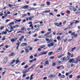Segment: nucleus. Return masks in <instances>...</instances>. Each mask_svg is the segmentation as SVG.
I'll return each mask as SVG.
<instances>
[{
	"label": "nucleus",
	"mask_w": 80,
	"mask_h": 80,
	"mask_svg": "<svg viewBox=\"0 0 80 80\" xmlns=\"http://www.w3.org/2000/svg\"><path fill=\"white\" fill-rule=\"evenodd\" d=\"M8 60V57H5L4 58L3 60V64H5Z\"/></svg>",
	"instance_id": "nucleus-1"
},
{
	"label": "nucleus",
	"mask_w": 80,
	"mask_h": 80,
	"mask_svg": "<svg viewBox=\"0 0 80 80\" xmlns=\"http://www.w3.org/2000/svg\"><path fill=\"white\" fill-rule=\"evenodd\" d=\"M15 60L12 61L11 63V66H12V67H14L15 65V64H16V63L15 62Z\"/></svg>",
	"instance_id": "nucleus-2"
},
{
	"label": "nucleus",
	"mask_w": 80,
	"mask_h": 80,
	"mask_svg": "<svg viewBox=\"0 0 80 80\" xmlns=\"http://www.w3.org/2000/svg\"><path fill=\"white\" fill-rule=\"evenodd\" d=\"M47 51L44 52H41L39 54V56L41 55H46L47 54Z\"/></svg>",
	"instance_id": "nucleus-3"
},
{
	"label": "nucleus",
	"mask_w": 80,
	"mask_h": 80,
	"mask_svg": "<svg viewBox=\"0 0 80 80\" xmlns=\"http://www.w3.org/2000/svg\"><path fill=\"white\" fill-rule=\"evenodd\" d=\"M53 45H54V42H52L48 44V47H52V46H53Z\"/></svg>",
	"instance_id": "nucleus-4"
},
{
	"label": "nucleus",
	"mask_w": 80,
	"mask_h": 80,
	"mask_svg": "<svg viewBox=\"0 0 80 80\" xmlns=\"http://www.w3.org/2000/svg\"><path fill=\"white\" fill-rule=\"evenodd\" d=\"M79 62H80V56L78 57L76 59V62H74V63H78Z\"/></svg>",
	"instance_id": "nucleus-5"
},
{
	"label": "nucleus",
	"mask_w": 80,
	"mask_h": 80,
	"mask_svg": "<svg viewBox=\"0 0 80 80\" xmlns=\"http://www.w3.org/2000/svg\"><path fill=\"white\" fill-rule=\"evenodd\" d=\"M55 77V75L54 74H52L48 76V77L49 78H53V77Z\"/></svg>",
	"instance_id": "nucleus-6"
},
{
	"label": "nucleus",
	"mask_w": 80,
	"mask_h": 80,
	"mask_svg": "<svg viewBox=\"0 0 80 80\" xmlns=\"http://www.w3.org/2000/svg\"><path fill=\"white\" fill-rule=\"evenodd\" d=\"M17 40V38H13L12 39L11 41L12 42H15Z\"/></svg>",
	"instance_id": "nucleus-7"
},
{
	"label": "nucleus",
	"mask_w": 80,
	"mask_h": 80,
	"mask_svg": "<svg viewBox=\"0 0 80 80\" xmlns=\"http://www.w3.org/2000/svg\"><path fill=\"white\" fill-rule=\"evenodd\" d=\"M35 65H33L31 67L29 68H28V72H30V70L31 68H33L34 67H35Z\"/></svg>",
	"instance_id": "nucleus-8"
},
{
	"label": "nucleus",
	"mask_w": 80,
	"mask_h": 80,
	"mask_svg": "<svg viewBox=\"0 0 80 80\" xmlns=\"http://www.w3.org/2000/svg\"><path fill=\"white\" fill-rule=\"evenodd\" d=\"M62 50V48H59L57 49V50L56 51V52H57V53L60 52H61Z\"/></svg>",
	"instance_id": "nucleus-9"
},
{
	"label": "nucleus",
	"mask_w": 80,
	"mask_h": 80,
	"mask_svg": "<svg viewBox=\"0 0 80 80\" xmlns=\"http://www.w3.org/2000/svg\"><path fill=\"white\" fill-rule=\"evenodd\" d=\"M69 62L70 63H71V62H74L75 63V60L74 59H70L69 60Z\"/></svg>",
	"instance_id": "nucleus-10"
},
{
	"label": "nucleus",
	"mask_w": 80,
	"mask_h": 80,
	"mask_svg": "<svg viewBox=\"0 0 80 80\" xmlns=\"http://www.w3.org/2000/svg\"><path fill=\"white\" fill-rule=\"evenodd\" d=\"M28 6L27 5H26V6H23L22 7V8L23 9H26V8H28Z\"/></svg>",
	"instance_id": "nucleus-11"
},
{
	"label": "nucleus",
	"mask_w": 80,
	"mask_h": 80,
	"mask_svg": "<svg viewBox=\"0 0 80 80\" xmlns=\"http://www.w3.org/2000/svg\"><path fill=\"white\" fill-rule=\"evenodd\" d=\"M24 38V36H21V38L19 39V41L21 42V41H22V40Z\"/></svg>",
	"instance_id": "nucleus-12"
},
{
	"label": "nucleus",
	"mask_w": 80,
	"mask_h": 80,
	"mask_svg": "<svg viewBox=\"0 0 80 80\" xmlns=\"http://www.w3.org/2000/svg\"><path fill=\"white\" fill-rule=\"evenodd\" d=\"M37 8H29L28 9V10H36Z\"/></svg>",
	"instance_id": "nucleus-13"
},
{
	"label": "nucleus",
	"mask_w": 80,
	"mask_h": 80,
	"mask_svg": "<svg viewBox=\"0 0 80 80\" xmlns=\"http://www.w3.org/2000/svg\"><path fill=\"white\" fill-rule=\"evenodd\" d=\"M15 55L14 52L12 53L11 54H10L9 55V57H13V55Z\"/></svg>",
	"instance_id": "nucleus-14"
},
{
	"label": "nucleus",
	"mask_w": 80,
	"mask_h": 80,
	"mask_svg": "<svg viewBox=\"0 0 80 80\" xmlns=\"http://www.w3.org/2000/svg\"><path fill=\"white\" fill-rule=\"evenodd\" d=\"M45 64H44V66H45L46 65H48L49 64V62L48 61H46L45 62Z\"/></svg>",
	"instance_id": "nucleus-15"
},
{
	"label": "nucleus",
	"mask_w": 80,
	"mask_h": 80,
	"mask_svg": "<svg viewBox=\"0 0 80 80\" xmlns=\"http://www.w3.org/2000/svg\"><path fill=\"white\" fill-rule=\"evenodd\" d=\"M27 44L26 43H23L21 44V46H22V47H23V46H27Z\"/></svg>",
	"instance_id": "nucleus-16"
},
{
	"label": "nucleus",
	"mask_w": 80,
	"mask_h": 80,
	"mask_svg": "<svg viewBox=\"0 0 80 80\" xmlns=\"http://www.w3.org/2000/svg\"><path fill=\"white\" fill-rule=\"evenodd\" d=\"M64 55H65L64 54H62L60 56H58V58H62V57H63Z\"/></svg>",
	"instance_id": "nucleus-17"
},
{
	"label": "nucleus",
	"mask_w": 80,
	"mask_h": 80,
	"mask_svg": "<svg viewBox=\"0 0 80 80\" xmlns=\"http://www.w3.org/2000/svg\"><path fill=\"white\" fill-rule=\"evenodd\" d=\"M17 42H18L16 43V45L19 46H20V42H19V41L18 40Z\"/></svg>",
	"instance_id": "nucleus-18"
},
{
	"label": "nucleus",
	"mask_w": 80,
	"mask_h": 80,
	"mask_svg": "<svg viewBox=\"0 0 80 80\" xmlns=\"http://www.w3.org/2000/svg\"><path fill=\"white\" fill-rule=\"evenodd\" d=\"M50 11L46 10L43 12V13H50Z\"/></svg>",
	"instance_id": "nucleus-19"
},
{
	"label": "nucleus",
	"mask_w": 80,
	"mask_h": 80,
	"mask_svg": "<svg viewBox=\"0 0 80 80\" xmlns=\"http://www.w3.org/2000/svg\"><path fill=\"white\" fill-rule=\"evenodd\" d=\"M17 22H15V23H17V22H21V19H19V20H17L16 19H14Z\"/></svg>",
	"instance_id": "nucleus-20"
},
{
	"label": "nucleus",
	"mask_w": 80,
	"mask_h": 80,
	"mask_svg": "<svg viewBox=\"0 0 80 80\" xmlns=\"http://www.w3.org/2000/svg\"><path fill=\"white\" fill-rule=\"evenodd\" d=\"M29 27H31V30H32V29H33V24H30L29 25Z\"/></svg>",
	"instance_id": "nucleus-21"
},
{
	"label": "nucleus",
	"mask_w": 80,
	"mask_h": 80,
	"mask_svg": "<svg viewBox=\"0 0 80 80\" xmlns=\"http://www.w3.org/2000/svg\"><path fill=\"white\" fill-rule=\"evenodd\" d=\"M74 8L73 7V6H71L69 7V9H70L71 10H73Z\"/></svg>",
	"instance_id": "nucleus-22"
},
{
	"label": "nucleus",
	"mask_w": 80,
	"mask_h": 80,
	"mask_svg": "<svg viewBox=\"0 0 80 80\" xmlns=\"http://www.w3.org/2000/svg\"><path fill=\"white\" fill-rule=\"evenodd\" d=\"M16 64H17V63H18L20 62V61L18 59H17V60H16Z\"/></svg>",
	"instance_id": "nucleus-23"
},
{
	"label": "nucleus",
	"mask_w": 80,
	"mask_h": 80,
	"mask_svg": "<svg viewBox=\"0 0 80 80\" xmlns=\"http://www.w3.org/2000/svg\"><path fill=\"white\" fill-rule=\"evenodd\" d=\"M73 24H74V22H72L71 23L70 25L68 26V27H69V28H70V27L71 26H72V25H73Z\"/></svg>",
	"instance_id": "nucleus-24"
},
{
	"label": "nucleus",
	"mask_w": 80,
	"mask_h": 80,
	"mask_svg": "<svg viewBox=\"0 0 80 80\" xmlns=\"http://www.w3.org/2000/svg\"><path fill=\"white\" fill-rule=\"evenodd\" d=\"M46 46L45 45H42L40 47V48H45V47Z\"/></svg>",
	"instance_id": "nucleus-25"
},
{
	"label": "nucleus",
	"mask_w": 80,
	"mask_h": 80,
	"mask_svg": "<svg viewBox=\"0 0 80 80\" xmlns=\"http://www.w3.org/2000/svg\"><path fill=\"white\" fill-rule=\"evenodd\" d=\"M33 74H32L31 75V76H30V80H32V79H33Z\"/></svg>",
	"instance_id": "nucleus-26"
},
{
	"label": "nucleus",
	"mask_w": 80,
	"mask_h": 80,
	"mask_svg": "<svg viewBox=\"0 0 80 80\" xmlns=\"http://www.w3.org/2000/svg\"><path fill=\"white\" fill-rule=\"evenodd\" d=\"M26 30V28H25L24 27H22L21 29L20 30L21 31H23V30Z\"/></svg>",
	"instance_id": "nucleus-27"
},
{
	"label": "nucleus",
	"mask_w": 80,
	"mask_h": 80,
	"mask_svg": "<svg viewBox=\"0 0 80 80\" xmlns=\"http://www.w3.org/2000/svg\"><path fill=\"white\" fill-rule=\"evenodd\" d=\"M25 52L26 53H28L29 52V50L28 49H26L25 50Z\"/></svg>",
	"instance_id": "nucleus-28"
},
{
	"label": "nucleus",
	"mask_w": 80,
	"mask_h": 80,
	"mask_svg": "<svg viewBox=\"0 0 80 80\" xmlns=\"http://www.w3.org/2000/svg\"><path fill=\"white\" fill-rule=\"evenodd\" d=\"M57 39L58 40V41H60V37L58 36L57 37Z\"/></svg>",
	"instance_id": "nucleus-29"
},
{
	"label": "nucleus",
	"mask_w": 80,
	"mask_h": 80,
	"mask_svg": "<svg viewBox=\"0 0 80 80\" xmlns=\"http://www.w3.org/2000/svg\"><path fill=\"white\" fill-rule=\"evenodd\" d=\"M53 41V39L51 38L50 40H49V41L47 42L48 43H50V42H52Z\"/></svg>",
	"instance_id": "nucleus-30"
},
{
	"label": "nucleus",
	"mask_w": 80,
	"mask_h": 80,
	"mask_svg": "<svg viewBox=\"0 0 80 80\" xmlns=\"http://www.w3.org/2000/svg\"><path fill=\"white\" fill-rule=\"evenodd\" d=\"M69 58H70V57L68 56L67 58H66V61H68L69 60Z\"/></svg>",
	"instance_id": "nucleus-31"
},
{
	"label": "nucleus",
	"mask_w": 80,
	"mask_h": 80,
	"mask_svg": "<svg viewBox=\"0 0 80 80\" xmlns=\"http://www.w3.org/2000/svg\"><path fill=\"white\" fill-rule=\"evenodd\" d=\"M56 62H53L52 63V66H53V67H55V66L56 65Z\"/></svg>",
	"instance_id": "nucleus-32"
},
{
	"label": "nucleus",
	"mask_w": 80,
	"mask_h": 80,
	"mask_svg": "<svg viewBox=\"0 0 80 80\" xmlns=\"http://www.w3.org/2000/svg\"><path fill=\"white\" fill-rule=\"evenodd\" d=\"M2 35H3V34H4V35H6L7 34V32L3 31L2 32Z\"/></svg>",
	"instance_id": "nucleus-33"
},
{
	"label": "nucleus",
	"mask_w": 80,
	"mask_h": 80,
	"mask_svg": "<svg viewBox=\"0 0 80 80\" xmlns=\"http://www.w3.org/2000/svg\"><path fill=\"white\" fill-rule=\"evenodd\" d=\"M65 75H61V78H65Z\"/></svg>",
	"instance_id": "nucleus-34"
},
{
	"label": "nucleus",
	"mask_w": 80,
	"mask_h": 80,
	"mask_svg": "<svg viewBox=\"0 0 80 80\" xmlns=\"http://www.w3.org/2000/svg\"><path fill=\"white\" fill-rule=\"evenodd\" d=\"M47 5H48V6H49V5H50V2H47Z\"/></svg>",
	"instance_id": "nucleus-35"
},
{
	"label": "nucleus",
	"mask_w": 80,
	"mask_h": 80,
	"mask_svg": "<svg viewBox=\"0 0 80 80\" xmlns=\"http://www.w3.org/2000/svg\"><path fill=\"white\" fill-rule=\"evenodd\" d=\"M52 53H53V52H50L49 53V54H48V56H50V55H52Z\"/></svg>",
	"instance_id": "nucleus-36"
},
{
	"label": "nucleus",
	"mask_w": 80,
	"mask_h": 80,
	"mask_svg": "<svg viewBox=\"0 0 80 80\" xmlns=\"http://www.w3.org/2000/svg\"><path fill=\"white\" fill-rule=\"evenodd\" d=\"M72 41H73V39H69L68 40V42H72Z\"/></svg>",
	"instance_id": "nucleus-37"
},
{
	"label": "nucleus",
	"mask_w": 80,
	"mask_h": 80,
	"mask_svg": "<svg viewBox=\"0 0 80 80\" xmlns=\"http://www.w3.org/2000/svg\"><path fill=\"white\" fill-rule=\"evenodd\" d=\"M38 50L39 52H40V51H42V48H38Z\"/></svg>",
	"instance_id": "nucleus-38"
},
{
	"label": "nucleus",
	"mask_w": 80,
	"mask_h": 80,
	"mask_svg": "<svg viewBox=\"0 0 80 80\" xmlns=\"http://www.w3.org/2000/svg\"><path fill=\"white\" fill-rule=\"evenodd\" d=\"M25 16H27V14H23L22 15V17H25Z\"/></svg>",
	"instance_id": "nucleus-39"
},
{
	"label": "nucleus",
	"mask_w": 80,
	"mask_h": 80,
	"mask_svg": "<svg viewBox=\"0 0 80 80\" xmlns=\"http://www.w3.org/2000/svg\"><path fill=\"white\" fill-rule=\"evenodd\" d=\"M79 21H76L74 23L75 24H77V23H79Z\"/></svg>",
	"instance_id": "nucleus-40"
},
{
	"label": "nucleus",
	"mask_w": 80,
	"mask_h": 80,
	"mask_svg": "<svg viewBox=\"0 0 80 80\" xmlns=\"http://www.w3.org/2000/svg\"><path fill=\"white\" fill-rule=\"evenodd\" d=\"M55 25H56V26H57V27H59V24L57 23H55Z\"/></svg>",
	"instance_id": "nucleus-41"
},
{
	"label": "nucleus",
	"mask_w": 80,
	"mask_h": 80,
	"mask_svg": "<svg viewBox=\"0 0 80 80\" xmlns=\"http://www.w3.org/2000/svg\"><path fill=\"white\" fill-rule=\"evenodd\" d=\"M26 77V74L24 73L23 74L22 76V78H24V77Z\"/></svg>",
	"instance_id": "nucleus-42"
},
{
	"label": "nucleus",
	"mask_w": 80,
	"mask_h": 80,
	"mask_svg": "<svg viewBox=\"0 0 80 80\" xmlns=\"http://www.w3.org/2000/svg\"><path fill=\"white\" fill-rule=\"evenodd\" d=\"M62 22H60V23L59 24V27H62Z\"/></svg>",
	"instance_id": "nucleus-43"
},
{
	"label": "nucleus",
	"mask_w": 80,
	"mask_h": 80,
	"mask_svg": "<svg viewBox=\"0 0 80 80\" xmlns=\"http://www.w3.org/2000/svg\"><path fill=\"white\" fill-rule=\"evenodd\" d=\"M75 49H76V47H74V48H72V52H73V50H75Z\"/></svg>",
	"instance_id": "nucleus-44"
},
{
	"label": "nucleus",
	"mask_w": 80,
	"mask_h": 80,
	"mask_svg": "<svg viewBox=\"0 0 80 80\" xmlns=\"http://www.w3.org/2000/svg\"><path fill=\"white\" fill-rule=\"evenodd\" d=\"M63 61H66V58L65 57H64L63 58Z\"/></svg>",
	"instance_id": "nucleus-45"
},
{
	"label": "nucleus",
	"mask_w": 80,
	"mask_h": 80,
	"mask_svg": "<svg viewBox=\"0 0 80 80\" xmlns=\"http://www.w3.org/2000/svg\"><path fill=\"white\" fill-rule=\"evenodd\" d=\"M72 77H73V75H71L69 76V78H72Z\"/></svg>",
	"instance_id": "nucleus-46"
},
{
	"label": "nucleus",
	"mask_w": 80,
	"mask_h": 80,
	"mask_svg": "<svg viewBox=\"0 0 80 80\" xmlns=\"http://www.w3.org/2000/svg\"><path fill=\"white\" fill-rule=\"evenodd\" d=\"M24 33V32H23L22 31H20L19 32H17V33Z\"/></svg>",
	"instance_id": "nucleus-47"
},
{
	"label": "nucleus",
	"mask_w": 80,
	"mask_h": 80,
	"mask_svg": "<svg viewBox=\"0 0 80 80\" xmlns=\"http://www.w3.org/2000/svg\"><path fill=\"white\" fill-rule=\"evenodd\" d=\"M38 40H39V39H36L35 40H34V42H37V41H38Z\"/></svg>",
	"instance_id": "nucleus-48"
},
{
	"label": "nucleus",
	"mask_w": 80,
	"mask_h": 80,
	"mask_svg": "<svg viewBox=\"0 0 80 80\" xmlns=\"http://www.w3.org/2000/svg\"><path fill=\"white\" fill-rule=\"evenodd\" d=\"M29 62L30 63H32V62H33V60L32 59V60H29Z\"/></svg>",
	"instance_id": "nucleus-49"
},
{
	"label": "nucleus",
	"mask_w": 80,
	"mask_h": 80,
	"mask_svg": "<svg viewBox=\"0 0 80 80\" xmlns=\"http://www.w3.org/2000/svg\"><path fill=\"white\" fill-rule=\"evenodd\" d=\"M77 78L78 79H80V75H78L77 76Z\"/></svg>",
	"instance_id": "nucleus-50"
},
{
	"label": "nucleus",
	"mask_w": 80,
	"mask_h": 80,
	"mask_svg": "<svg viewBox=\"0 0 80 80\" xmlns=\"http://www.w3.org/2000/svg\"><path fill=\"white\" fill-rule=\"evenodd\" d=\"M46 40L47 41V42H49L50 40L48 38H46Z\"/></svg>",
	"instance_id": "nucleus-51"
},
{
	"label": "nucleus",
	"mask_w": 80,
	"mask_h": 80,
	"mask_svg": "<svg viewBox=\"0 0 80 80\" xmlns=\"http://www.w3.org/2000/svg\"><path fill=\"white\" fill-rule=\"evenodd\" d=\"M66 23H67V21H65L63 22L62 23L63 24H65Z\"/></svg>",
	"instance_id": "nucleus-52"
},
{
	"label": "nucleus",
	"mask_w": 80,
	"mask_h": 80,
	"mask_svg": "<svg viewBox=\"0 0 80 80\" xmlns=\"http://www.w3.org/2000/svg\"><path fill=\"white\" fill-rule=\"evenodd\" d=\"M5 72H6V71H5L4 72H2V75H4V74H5Z\"/></svg>",
	"instance_id": "nucleus-53"
},
{
	"label": "nucleus",
	"mask_w": 80,
	"mask_h": 80,
	"mask_svg": "<svg viewBox=\"0 0 80 80\" xmlns=\"http://www.w3.org/2000/svg\"><path fill=\"white\" fill-rule=\"evenodd\" d=\"M61 68V66H58L57 67L58 69H60Z\"/></svg>",
	"instance_id": "nucleus-54"
},
{
	"label": "nucleus",
	"mask_w": 80,
	"mask_h": 80,
	"mask_svg": "<svg viewBox=\"0 0 80 80\" xmlns=\"http://www.w3.org/2000/svg\"><path fill=\"white\" fill-rule=\"evenodd\" d=\"M73 10L74 12H76V11L77 10V9L75 8H74Z\"/></svg>",
	"instance_id": "nucleus-55"
},
{
	"label": "nucleus",
	"mask_w": 80,
	"mask_h": 80,
	"mask_svg": "<svg viewBox=\"0 0 80 80\" xmlns=\"http://www.w3.org/2000/svg\"><path fill=\"white\" fill-rule=\"evenodd\" d=\"M49 15H52V16H53V15H53V13H49Z\"/></svg>",
	"instance_id": "nucleus-56"
},
{
	"label": "nucleus",
	"mask_w": 80,
	"mask_h": 80,
	"mask_svg": "<svg viewBox=\"0 0 80 80\" xmlns=\"http://www.w3.org/2000/svg\"><path fill=\"white\" fill-rule=\"evenodd\" d=\"M32 60L33 62H35V61H36V60H37V59L36 58H35L34 59H33Z\"/></svg>",
	"instance_id": "nucleus-57"
},
{
	"label": "nucleus",
	"mask_w": 80,
	"mask_h": 80,
	"mask_svg": "<svg viewBox=\"0 0 80 80\" xmlns=\"http://www.w3.org/2000/svg\"><path fill=\"white\" fill-rule=\"evenodd\" d=\"M28 66H26L24 67V68H25V69L27 68H28Z\"/></svg>",
	"instance_id": "nucleus-58"
},
{
	"label": "nucleus",
	"mask_w": 80,
	"mask_h": 80,
	"mask_svg": "<svg viewBox=\"0 0 80 80\" xmlns=\"http://www.w3.org/2000/svg\"><path fill=\"white\" fill-rule=\"evenodd\" d=\"M68 55L69 56H71V53L69 52H68Z\"/></svg>",
	"instance_id": "nucleus-59"
},
{
	"label": "nucleus",
	"mask_w": 80,
	"mask_h": 80,
	"mask_svg": "<svg viewBox=\"0 0 80 80\" xmlns=\"http://www.w3.org/2000/svg\"><path fill=\"white\" fill-rule=\"evenodd\" d=\"M77 36H78L77 35V34H75L74 35V37H77Z\"/></svg>",
	"instance_id": "nucleus-60"
},
{
	"label": "nucleus",
	"mask_w": 80,
	"mask_h": 80,
	"mask_svg": "<svg viewBox=\"0 0 80 80\" xmlns=\"http://www.w3.org/2000/svg\"><path fill=\"white\" fill-rule=\"evenodd\" d=\"M10 30H12L13 29V28L12 27V26H10Z\"/></svg>",
	"instance_id": "nucleus-61"
},
{
	"label": "nucleus",
	"mask_w": 80,
	"mask_h": 80,
	"mask_svg": "<svg viewBox=\"0 0 80 80\" xmlns=\"http://www.w3.org/2000/svg\"><path fill=\"white\" fill-rule=\"evenodd\" d=\"M58 76L59 77H61V76H62V75H61V73H59V74H58Z\"/></svg>",
	"instance_id": "nucleus-62"
},
{
	"label": "nucleus",
	"mask_w": 80,
	"mask_h": 80,
	"mask_svg": "<svg viewBox=\"0 0 80 80\" xmlns=\"http://www.w3.org/2000/svg\"><path fill=\"white\" fill-rule=\"evenodd\" d=\"M25 63L23 62L21 64V65H22V66L24 65H25Z\"/></svg>",
	"instance_id": "nucleus-63"
},
{
	"label": "nucleus",
	"mask_w": 80,
	"mask_h": 80,
	"mask_svg": "<svg viewBox=\"0 0 80 80\" xmlns=\"http://www.w3.org/2000/svg\"><path fill=\"white\" fill-rule=\"evenodd\" d=\"M50 58L51 59H53V58H54V57H50Z\"/></svg>",
	"instance_id": "nucleus-64"
}]
</instances>
